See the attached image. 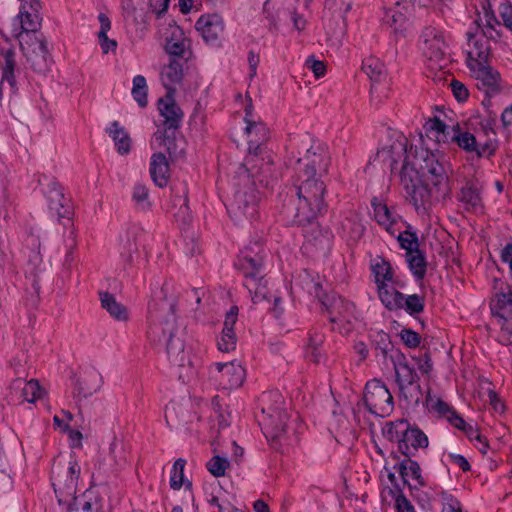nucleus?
Masks as SVG:
<instances>
[{
    "label": "nucleus",
    "mask_w": 512,
    "mask_h": 512,
    "mask_svg": "<svg viewBox=\"0 0 512 512\" xmlns=\"http://www.w3.org/2000/svg\"><path fill=\"white\" fill-rule=\"evenodd\" d=\"M472 67H468L472 76L478 81V87L486 93L495 92L499 87V74L493 70L488 64H479L473 62Z\"/></svg>",
    "instance_id": "21"
},
{
    "label": "nucleus",
    "mask_w": 512,
    "mask_h": 512,
    "mask_svg": "<svg viewBox=\"0 0 512 512\" xmlns=\"http://www.w3.org/2000/svg\"><path fill=\"white\" fill-rule=\"evenodd\" d=\"M439 128H440V131H439V135H438L439 136L438 144H447L449 142H454L452 135H456L457 130L446 126L444 123H443V127H439Z\"/></svg>",
    "instance_id": "60"
},
{
    "label": "nucleus",
    "mask_w": 512,
    "mask_h": 512,
    "mask_svg": "<svg viewBox=\"0 0 512 512\" xmlns=\"http://www.w3.org/2000/svg\"><path fill=\"white\" fill-rule=\"evenodd\" d=\"M109 135L112 137L117 151L122 154H128L131 149V140L128 133L120 126L119 122L114 121L108 129Z\"/></svg>",
    "instance_id": "31"
},
{
    "label": "nucleus",
    "mask_w": 512,
    "mask_h": 512,
    "mask_svg": "<svg viewBox=\"0 0 512 512\" xmlns=\"http://www.w3.org/2000/svg\"><path fill=\"white\" fill-rule=\"evenodd\" d=\"M209 376L220 389L232 390L242 386L246 370L237 360L216 362L209 367Z\"/></svg>",
    "instance_id": "11"
},
{
    "label": "nucleus",
    "mask_w": 512,
    "mask_h": 512,
    "mask_svg": "<svg viewBox=\"0 0 512 512\" xmlns=\"http://www.w3.org/2000/svg\"><path fill=\"white\" fill-rule=\"evenodd\" d=\"M381 352L393 364L396 382L402 394L406 399L418 403L422 396L420 385L417 383L418 375L408 365L405 355L399 350L388 349V347L382 348Z\"/></svg>",
    "instance_id": "7"
},
{
    "label": "nucleus",
    "mask_w": 512,
    "mask_h": 512,
    "mask_svg": "<svg viewBox=\"0 0 512 512\" xmlns=\"http://www.w3.org/2000/svg\"><path fill=\"white\" fill-rule=\"evenodd\" d=\"M492 311L502 320V330L506 333H512V292L499 293L492 304Z\"/></svg>",
    "instance_id": "22"
},
{
    "label": "nucleus",
    "mask_w": 512,
    "mask_h": 512,
    "mask_svg": "<svg viewBox=\"0 0 512 512\" xmlns=\"http://www.w3.org/2000/svg\"><path fill=\"white\" fill-rule=\"evenodd\" d=\"M458 199L468 211L478 212L482 210L480 191L472 183H467L461 189Z\"/></svg>",
    "instance_id": "29"
},
{
    "label": "nucleus",
    "mask_w": 512,
    "mask_h": 512,
    "mask_svg": "<svg viewBox=\"0 0 512 512\" xmlns=\"http://www.w3.org/2000/svg\"><path fill=\"white\" fill-rule=\"evenodd\" d=\"M266 415L263 419L264 433L266 437L272 441L280 440L286 433L288 415L280 407H269L263 409Z\"/></svg>",
    "instance_id": "15"
},
{
    "label": "nucleus",
    "mask_w": 512,
    "mask_h": 512,
    "mask_svg": "<svg viewBox=\"0 0 512 512\" xmlns=\"http://www.w3.org/2000/svg\"><path fill=\"white\" fill-rule=\"evenodd\" d=\"M150 174L152 180L159 187H165L170 176L169 163L166 156L162 153H155L151 158Z\"/></svg>",
    "instance_id": "28"
},
{
    "label": "nucleus",
    "mask_w": 512,
    "mask_h": 512,
    "mask_svg": "<svg viewBox=\"0 0 512 512\" xmlns=\"http://www.w3.org/2000/svg\"><path fill=\"white\" fill-rule=\"evenodd\" d=\"M450 87L453 92V95L459 102H463L468 98V89L462 82L456 79H452L450 82Z\"/></svg>",
    "instance_id": "56"
},
{
    "label": "nucleus",
    "mask_w": 512,
    "mask_h": 512,
    "mask_svg": "<svg viewBox=\"0 0 512 512\" xmlns=\"http://www.w3.org/2000/svg\"><path fill=\"white\" fill-rule=\"evenodd\" d=\"M79 475L80 466L72 459L64 474L53 477V487L59 504L65 506L67 512H99V503L91 493L74 496Z\"/></svg>",
    "instance_id": "3"
},
{
    "label": "nucleus",
    "mask_w": 512,
    "mask_h": 512,
    "mask_svg": "<svg viewBox=\"0 0 512 512\" xmlns=\"http://www.w3.org/2000/svg\"><path fill=\"white\" fill-rule=\"evenodd\" d=\"M401 302L400 309H405L411 315L421 313L424 310V298L417 294L407 297L403 295Z\"/></svg>",
    "instance_id": "47"
},
{
    "label": "nucleus",
    "mask_w": 512,
    "mask_h": 512,
    "mask_svg": "<svg viewBox=\"0 0 512 512\" xmlns=\"http://www.w3.org/2000/svg\"><path fill=\"white\" fill-rule=\"evenodd\" d=\"M132 199L139 210L147 211L151 206L148 188L141 183L134 185Z\"/></svg>",
    "instance_id": "43"
},
{
    "label": "nucleus",
    "mask_w": 512,
    "mask_h": 512,
    "mask_svg": "<svg viewBox=\"0 0 512 512\" xmlns=\"http://www.w3.org/2000/svg\"><path fill=\"white\" fill-rule=\"evenodd\" d=\"M385 152L392 169L402 163L400 182L417 211L427 210L434 191L448 192V172L438 151L413 146L400 135Z\"/></svg>",
    "instance_id": "1"
},
{
    "label": "nucleus",
    "mask_w": 512,
    "mask_h": 512,
    "mask_svg": "<svg viewBox=\"0 0 512 512\" xmlns=\"http://www.w3.org/2000/svg\"><path fill=\"white\" fill-rule=\"evenodd\" d=\"M373 271L375 273L377 287L382 284H387V282L393 281L392 267L390 263L384 259H381L380 262L374 264Z\"/></svg>",
    "instance_id": "42"
},
{
    "label": "nucleus",
    "mask_w": 512,
    "mask_h": 512,
    "mask_svg": "<svg viewBox=\"0 0 512 512\" xmlns=\"http://www.w3.org/2000/svg\"><path fill=\"white\" fill-rule=\"evenodd\" d=\"M484 393L487 394L488 401L492 405L493 409L496 412H503L504 405L499 400L496 392L494 390H492L491 388L487 387L486 391Z\"/></svg>",
    "instance_id": "61"
},
{
    "label": "nucleus",
    "mask_w": 512,
    "mask_h": 512,
    "mask_svg": "<svg viewBox=\"0 0 512 512\" xmlns=\"http://www.w3.org/2000/svg\"><path fill=\"white\" fill-rule=\"evenodd\" d=\"M342 226L350 240L354 242L358 241L365 232L362 218L357 214L347 218Z\"/></svg>",
    "instance_id": "37"
},
{
    "label": "nucleus",
    "mask_w": 512,
    "mask_h": 512,
    "mask_svg": "<svg viewBox=\"0 0 512 512\" xmlns=\"http://www.w3.org/2000/svg\"><path fill=\"white\" fill-rule=\"evenodd\" d=\"M499 14L502 18L503 25L512 31V5L510 3H502L499 6Z\"/></svg>",
    "instance_id": "58"
},
{
    "label": "nucleus",
    "mask_w": 512,
    "mask_h": 512,
    "mask_svg": "<svg viewBox=\"0 0 512 512\" xmlns=\"http://www.w3.org/2000/svg\"><path fill=\"white\" fill-rule=\"evenodd\" d=\"M454 142L457 143V145L464 149L467 152H476L478 156L481 155V153L477 149L476 145V139L474 135H472L469 132H460L456 131V135H452Z\"/></svg>",
    "instance_id": "45"
},
{
    "label": "nucleus",
    "mask_w": 512,
    "mask_h": 512,
    "mask_svg": "<svg viewBox=\"0 0 512 512\" xmlns=\"http://www.w3.org/2000/svg\"><path fill=\"white\" fill-rule=\"evenodd\" d=\"M304 288L310 293L314 294L323 307L326 309L329 319L332 323L336 324H351L353 319L354 306L342 299L340 296L331 293H322V284L314 279L309 273L305 272L303 277Z\"/></svg>",
    "instance_id": "6"
},
{
    "label": "nucleus",
    "mask_w": 512,
    "mask_h": 512,
    "mask_svg": "<svg viewBox=\"0 0 512 512\" xmlns=\"http://www.w3.org/2000/svg\"><path fill=\"white\" fill-rule=\"evenodd\" d=\"M208 471L215 477L225 475L226 469L229 467V461L225 457L215 455L206 464Z\"/></svg>",
    "instance_id": "49"
},
{
    "label": "nucleus",
    "mask_w": 512,
    "mask_h": 512,
    "mask_svg": "<svg viewBox=\"0 0 512 512\" xmlns=\"http://www.w3.org/2000/svg\"><path fill=\"white\" fill-rule=\"evenodd\" d=\"M400 337L404 344L410 348H415L420 344V337L413 330L403 329L400 333Z\"/></svg>",
    "instance_id": "57"
},
{
    "label": "nucleus",
    "mask_w": 512,
    "mask_h": 512,
    "mask_svg": "<svg viewBox=\"0 0 512 512\" xmlns=\"http://www.w3.org/2000/svg\"><path fill=\"white\" fill-rule=\"evenodd\" d=\"M19 17L22 28V31L18 34L19 41L20 37L24 34L38 33L37 28L40 26L38 14H32L27 11H24L20 13Z\"/></svg>",
    "instance_id": "41"
},
{
    "label": "nucleus",
    "mask_w": 512,
    "mask_h": 512,
    "mask_svg": "<svg viewBox=\"0 0 512 512\" xmlns=\"http://www.w3.org/2000/svg\"><path fill=\"white\" fill-rule=\"evenodd\" d=\"M372 206L374 209V217L378 224L383 226L389 233L394 234L393 226L397 223V217L386 204L377 202L376 199L372 201Z\"/></svg>",
    "instance_id": "30"
},
{
    "label": "nucleus",
    "mask_w": 512,
    "mask_h": 512,
    "mask_svg": "<svg viewBox=\"0 0 512 512\" xmlns=\"http://www.w3.org/2000/svg\"><path fill=\"white\" fill-rule=\"evenodd\" d=\"M103 385L100 371L94 367L85 369L76 379L74 397L78 400L87 399L97 393Z\"/></svg>",
    "instance_id": "16"
},
{
    "label": "nucleus",
    "mask_w": 512,
    "mask_h": 512,
    "mask_svg": "<svg viewBox=\"0 0 512 512\" xmlns=\"http://www.w3.org/2000/svg\"><path fill=\"white\" fill-rule=\"evenodd\" d=\"M254 177L258 174H264L263 170H252L250 167L240 168L239 176L243 179L245 186L236 191L228 212L231 218L237 222L243 220H252L257 215L258 196L254 189V183L250 182L249 174Z\"/></svg>",
    "instance_id": "5"
},
{
    "label": "nucleus",
    "mask_w": 512,
    "mask_h": 512,
    "mask_svg": "<svg viewBox=\"0 0 512 512\" xmlns=\"http://www.w3.org/2000/svg\"><path fill=\"white\" fill-rule=\"evenodd\" d=\"M329 163L327 152L320 146H312L296 161V224L310 223L323 210L325 186L319 178L327 172Z\"/></svg>",
    "instance_id": "2"
},
{
    "label": "nucleus",
    "mask_w": 512,
    "mask_h": 512,
    "mask_svg": "<svg viewBox=\"0 0 512 512\" xmlns=\"http://www.w3.org/2000/svg\"><path fill=\"white\" fill-rule=\"evenodd\" d=\"M442 500H443L442 512H460V511H462L460 502L456 498H454L451 494L443 492Z\"/></svg>",
    "instance_id": "55"
},
{
    "label": "nucleus",
    "mask_w": 512,
    "mask_h": 512,
    "mask_svg": "<svg viewBox=\"0 0 512 512\" xmlns=\"http://www.w3.org/2000/svg\"><path fill=\"white\" fill-rule=\"evenodd\" d=\"M101 307L116 321L126 323L129 321V309L109 292L99 293Z\"/></svg>",
    "instance_id": "25"
},
{
    "label": "nucleus",
    "mask_w": 512,
    "mask_h": 512,
    "mask_svg": "<svg viewBox=\"0 0 512 512\" xmlns=\"http://www.w3.org/2000/svg\"><path fill=\"white\" fill-rule=\"evenodd\" d=\"M395 506L397 512H415L410 501L402 494L397 496Z\"/></svg>",
    "instance_id": "63"
},
{
    "label": "nucleus",
    "mask_w": 512,
    "mask_h": 512,
    "mask_svg": "<svg viewBox=\"0 0 512 512\" xmlns=\"http://www.w3.org/2000/svg\"><path fill=\"white\" fill-rule=\"evenodd\" d=\"M364 403L367 409L379 417L388 416L394 408L393 397L388 388L374 379L366 384Z\"/></svg>",
    "instance_id": "12"
},
{
    "label": "nucleus",
    "mask_w": 512,
    "mask_h": 512,
    "mask_svg": "<svg viewBox=\"0 0 512 512\" xmlns=\"http://www.w3.org/2000/svg\"><path fill=\"white\" fill-rule=\"evenodd\" d=\"M42 178L46 181L43 194L49 210L58 218L68 217L70 214V203L64 196L62 187L54 179H48L46 176Z\"/></svg>",
    "instance_id": "14"
},
{
    "label": "nucleus",
    "mask_w": 512,
    "mask_h": 512,
    "mask_svg": "<svg viewBox=\"0 0 512 512\" xmlns=\"http://www.w3.org/2000/svg\"><path fill=\"white\" fill-rule=\"evenodd\" d=\"M426 402L430 410L445 417L453 426L458 429H465V421L447 403L430 394L427 395Z\"/></svg>",
    "instance_id": "27"
},
{
    "label": "nucleus",
    "mask_w": 512,
    "mask_h": 512,
    "mask_svg": "<svg viewBox=\"0 0 512 512\" xmlns=\"http://www.w3.org/2000/svg\"><path fill=\"white\" fill-rule=\"evenodd\" d=\"M239 268L242 270L246 283L245 286L253 295L252 300L254 303L263 301H270V290L267 287V281L263 276V257L259 253L252 255L251 252H246L239 259Z\"/></svg>",
    "instance_id": "8"
},
{
    "label": "nucleus",
    "mask_w": 512,
    "mask_h": 512,
    "mask_svg": "<svg viewBox=\"0 0 512 512\" xmlns=\"http://www.w3.org/2000/svg\"><path fill=\"white\" fill-rule=\"evenodd\" d=\"M406 261L410 270L418 279L424 277L426 272V262L420 250L406 253Z\"/></svg>",
    "instance_id": "38"
},
{
    "label": "nucleus",
    "mask_w": 512,
    "mask_h": 512,
    "mask_svg": "<svg viewBox=\"0 0 512 512\" xmlns=\"http://www.w3.org/2000/svg\"><path fill=\"white\" fill-rule=\"evenodd\" d=\"M175 305L173 302L162 303V310L168 313L167 318L164 321L162 332L164 335H168L167 341V354L169 360L174 365L179 367L185 366L190 363L188 353L185 351L184 341L181 337V332L176 325V318L174 316Z\"/></svg>",
    "instance_id": "9"
},
{
    "label": "nucleus",
    "mask_w": 512,
    "mask_h": 512,
    "mask_svg": "<svg viewBox=\"0 0 512 512\" xmlns=\"http://www.w3.org/2000/svg\"><path fill=\"white\" fill-rule=\"evenodd\" d=\"M399 473L405 483H407L409 486L410 480H414L416 482V485L423 486L424 480L421 476V469L417 462L412 461L410 459L404 460L399 464Z\"/></svg>",
    "instance_id": "34"
},
{
    "label": "nucleus",
    "mask_w": 512,
    "mask_h": 512,
    "mask_svg": "<svg viewBox=\"0 0 512 512\" xmlns=\"http://www.w3.org/2000/svg\"><path fill=\"white\" fill-rule=\"evenodd\" d=\"M400 246L406 250V253L414 252L418 249L417 238L414 234L409 232L400 233L398 236Z\"/></svg>",
    "instance_id": "53"
},
{
    "label": "nucleus",
    "mask_w": 512,
    "mask_h": 512,
    "mask_svg": "<svg viewBox=\"0 0 512 512\" xmlns=\"http://www.w3.org/2000/svg\"><path fill=\"white\" fill-rule=\"evenodd\" d=\"M250 116L251 109L247 107L245 132L248 137V155L243 166L250 167L252 170L259 169L268 172L271 160L266 155L264 144L269 138V130L262 122L251 121Z\"/></svg>",
    "instance_id": "4"
},
{
    "label": "nucleus",
    "mask_w": 512,
    "mask_h": 512,
    "mask_svg": "<svg viewBox=\"0 0 512 512\" xmlns=\"http://www.w3.org/2000/svg\"><path fill=\"white\" fill-rule=\"evenodd\" d=\"M414 360L417 362L418 369L422 373L427 374L431 371L432 363H431L430 357L428 356L427 353H424L423 355H421L419 357H414Z\"/></svg>",
    "instance_id": "62"
},
{
    "label": "nucleus",
    "mask_w": 512,
    "mask_h": 512,
    "mask_svg": "<svg viewBox=\"0 0 512 512\" xmlns=\"http://www.w3.org/2000/svg\"><path fill=\"white\" fill-rule=\"evenodd\" d=\"M19 43L27 62L35 72L45 74L49 71L51 59L42 34H24L20 37Z\"/></svg>",
    "instance_id": "10"
},
{
    "label": "nucleus",
    "mask_w": 512,
    "mask_h": 512,
    "mask_svg": "<svg viewBox=\"0 0 512 512\" xmlns=\"http://www.w3.org/2000/svg\"><path fill=\"white\" fill-rule=\"evenodd\" d=\"M18 384H23L21 395L26 401L33 403L41 397L42 389L37 380L32 379L25 383L18 381Z\"/></svg>",
    "instance_id": "46"
},
{
    "label": "nucleus",
    "mask_w": 512,
    "mask_h": 512,
    "mask_svg": "<svg viewBox=\"0 0 512 512\" xmlns=\"http://www.w3.org/2000/svg\"><path fill=\"white\" fill-rule=\"evenodd\" d=\"M189 48L190 41L185 37L183 30L179 26H171L165 45V51L170 58L187 60V55L190 54Z\"/></svg>",
    "instance_id": "19"
},
{
    "label": "nucleus",
    "mask_w": 512,
    "mask_h": 512,
    "mask_svg": "<svg viewBox=\"0 0 512 512\" xmlns=\"http://www.w3.org/2000/svg\"><path fill=\"white\" fill-rule=\"evenodd\" d=\"M491 46L488 41L476 39L473 48L467 55V66L472 67L473 62L487 64L490 56Z\"/></svg>",
    "instance_id": "32"
},
{
    "label": "nucleus",
    "mask_w": 512,
    "mask_h": 512,
    "mask_svg": "<svg viewBox=\"0 0 512 512\" xmlns=\"http://www.w3.org/2000/svg\"><path fill=\"white\" fill-rule=\"evenodd\" d=\"M180 414H183V408L177 403L170 402L165 408V420L168 426H175L181 422Z\"/></svg>",
    "instance_id": "51"
},
{
    "label": "nucleus",
    "mask_w": 512,
    "mask_h": 512,
    "mask_svg": "<svg viewBox=\"0 0 512 512\" xmlns=\"http://www.w3.org/2000/svg\"><path fill=\"white\" fill-rule=\"evenodd\" d=\"M156 141L159 145L164 146L170 156L179 157L184 153V148L179 147L178 140L175 137H171L167 134H155Z\"/></svg>",
    "instance_id": "44"
},
{
    "label": "nucleus",
    "mask_w": 512,
    "mask_h": 512,
    "mask_svg": "<svg viewBox=\"0 0 512 512\" xmlns=\"http://www.w3.org/2000/svg\"><path fill=\"white\" fill-rule=\"evenodd\" d=\"M400 3H396L395 8H389L385 11L383 21L398 32L406 22L405 14L399 10Z\"/></svg>",
    "instance_id": "39"
},
{
    "label": "nucleus",
    "mask_w": 512,
    "mask_h": 512,
    "mask_svg": "<svg viewBox=\"0 0 512 512\" xmlns=\"http://www.w3.org/2000/svg\"><path fill=\"white\" fill-rule=\"evenodd\" d=\"M394 429L396 430L397 434H403V439L402 442L400 443L401 449L403 448V446H405L407 449L409 448V446L413 447L414 449L425 448L428 446L427 436L418 428H407L405 421L400 420L396 423L387 424L388 434L392 435Z\"/></svg>",
    "instance_id": "17"
},
{
    "label": "nucleus",
    "mask_w": 512,
    "mask_h": 512,
    "mask_svg": "<svg viewBox=\"0 0 512 512\" xmlns=\"http://www.w3.org/2000/svg\"><path fill=\"white\" fill-rule=\"evenodd\" d=\"M159 111L164 118V125L168 130H175L179 127L183 113L181 109L173 102L171 96L159 100Z\"/></svg>",
    "instance_id": "26"
},
{
    "label": "nucleus",
    "mask_w": 512,
    "mask_h": 512,
    "mask_svg": "<svg viewBox=\"0 0 512 512\" xmlns=\"http://www.w3.org/2000/svg\"><path fill=\"white\" fill-rule=\"evenodd\" d=\"M150 7L158 17L168 9L169 0H149Z\"/></svg>",
    "instance_id": "64"
},
{
    "label": "nucleus",
    "mask_w": 512,
    "mask_h": 512,
    "mask_svg": "<svg viewBox=\"0 0 512 512\" xmlns=\"http://www.w3.org/2000/svg\"><path fill=\"white\" fill-rule=\"evenodd\" d=\"M237 338L234 330L222 329L220 339L218 340V349L222 352H230L236 348Z\"/></svg>",
    "instance_id": "50"
},
{
    "label": "nucleus",
    "mask_w": 512,
    "mask_h": 512,
    "mask_svg": "<svg viewBox=\"0 0 512 512\" xmlns=\"http://www.w3.org/2000/svg\"><path fill=\"white\" fill-rule=\"evenodd\" d=\"M306 66L314 73L317 78L323 77L326 72L324 62L309 58L306 60Z\"/></svg>",
    "instance_id": "59"
},
{
    "label": "nucleus",
    "mask_w": 512,
    "mask_h": 512,
    "mask_svg": "<svg viewBox=\"0 0 512 512\" xmlns=\"http://www.w3.org/2000/svg\"><path fill=\"white\" fill-rule=\"evenodd\" d=\"M186 59L170 58L160 71V79L163 86L167 90V95L172 96L176 90V86L182 82L183 66Z\"/></svg>",
    "instance_id": "18"
},
{
    "label": "nucleus",
    "mask_w": 512,
    "mask_h": 512,
    "mask_svg": "<svg viewBox=\"0 0 512 512\" xmlns=\"http://www.w3.org/2000/svg\"><path fill=\"white\" fill-rule=\"evenodd\" d=\"M14 56L15 54L11 50H7L3 53L2 78L0 81V99L3 98L4 95H12L16 91L14 76Z\"/></svg>",
    "instance_id": "23"
},
{
    "label": "nucleus",
    "mask_w": 512,
    "mask_h": 512,
    "mask_svg": "<svg viewBox=\"0 0 512 512\" xmlns=\"http://www.w3.org/2000/svg\"><path fill=\"white\" fill-rule=\"evenodd\" d=\"M439 127H443V122L438 119V118H432V119H429L428 121H426V123L424 124V131H425V134L426 136L438 143V140H439V131H440V128Z\"/></svg>",
    "instance_id": "52"
},
{
    "label": "nucleus",
    "mask_w": 512,
    "mask_h": 512,
    "mask_svg": "<svg viewBox=\"0 0 512 512\" xmlns=\"http://www.w3.org/2000/svg\"><path fill=\"white\" fill-rule=\"evenodd\" d=\"M147 83L142 75H137L133 78L132 95L138 105L142 108L147 105Z\"/></svg>",
    "instance_id": "40"
},
{
    "label": "nucleus",
    "mask_w": 512,
    "mask_h": 512,
    "mask_svg": "<svg viewBox=\"0 0 512 512\" xmlns=\"http://www.w3.org/2000/svg\"><path fill=\"white\" fill-rule=\"evenodd\" d=\"M100 30L98 32V39L101 50L104 54L109 52L115 53L117 48V41L110 39L107 36V32L111 29V22L105 14H100L99 17Z\"/></svg>",
    "instance_id": "33"
},
{
    "label": "nucleus",
    "mask_w": 512,
    "mask_h": 512,
    "mask_svg": "<svg viewBox=\"0 0 512 512\" xmlns=\"http://www.w3.org/2000/svg\"><path fill=\"white\" fill-rule=\"evenodd\" d=\"M362 70L373 82H380L386 75L384 63L376 57L366 58Z\"/></svg>",
    "instance_id": "36"
},
{
    "label": "nucleus",
    "mask_w": 512,
    "mask_h": 512,
    "mask_svg": "<svg viewBox=\"0 0 512 512\" xmlns=\"http://www.w3.org/2000/svg\"><path fill=\"white\" fill-rule=\"evenodd\" d=\"M185 464L186 461L182 458H179L174 462L170 477V486L174 490H179L184 484Z\"/></svg>",
    "instance_id": "48"
},
{
    "label": "nucleus",
    "mask_w": 512,
    "mask_h": 512,
    "mask_svg": "<svg viewBox=\"0 0 512 512\" xmlns=\"http://www.w3.org/2000/svg\"><path fill=\"white\" fill-rule=\"evenodd\" d=\"M196 29L207 43H215L224 30L223 19L217 14L203 15L197 20Z\"/></svg>",
    "instance_id": "20"
},
{
    "label": "nucleus",
    "mask_w": 512,
    "mask_h": 512,
    "mask_svg": "<svg viewBox=\"0 0 512 512\" xmlns=\"http://www.w3.org/2000/svg\"><path fill=\"white\" fill-rule=\"evenodd\" d=\"M421 38L425 56L441 65L446 60L449 50V44L443 32L434 27H426L421 34Z\"/></svg>",
    "instance_id": "13"
},
{
    "label": "nucleus",
    "mask_w": 512,
    "mask_h": 512,
    "mask_svg": "<svg viewBox=\"0 0 512 512\" xmlns=\"http://www.w3.org/2000/svg\"><path fill=\"white\" fill-rule=\"evenodd\" d=\"M378 294L381 302L389 310L400 309L401 301L403 300V294L397 291L395 288L382 284L378 286Z\"/></svg>",
    "instance_id": "35"
},
{
    "label": "nucleus",
    "mask_w": 512,
    "mask_h": 512,
    "mask_svg": "<svg viewBox=\"0 0 512 512\" xmlns=\"http://www.w3.org/2000/svg\"><path fill=\"white\" fill-rule=\"evenodd\" d=\"M137 255V245L128 240L121 252V258L124 262V268L130 267L134 264Z\"/></svg>",
    "instance_id": "54"
},
{
    "label": "nucleus",
    "mask_w": 512,
    "mask_h": 512,
    "mask_svg": "<svg viewBox=\"0 0 512 512\" xmlns=\"http://www.w3.org/2000/svg\"><path fill=\"white\" fill-rule=\"evenodd\" d=\"M483 18L479 17L476 21L478 28L481 30L482 36L486 38L485 41L497 43L501 38V32L497 27H500V23L497 20L494 12L490 10L489 4L483 5Z\"/></svg>",
    "instance_id": "24"
}]
</instances>
